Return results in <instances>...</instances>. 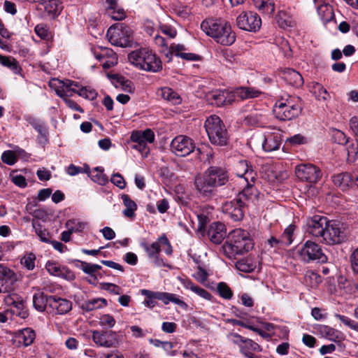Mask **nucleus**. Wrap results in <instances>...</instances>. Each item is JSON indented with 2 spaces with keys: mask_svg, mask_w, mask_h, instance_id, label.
I'll return each mask as SVG.
<instances>
[{
  "mask_svg": "<svg viewBox=\"0 0 358 358\" xmlns=\"http://www.w3.org/2000/svg\"><path fill=\"white\" fill-rule=\"evenodd\" d=\"M152 297L157 298V300L162 301L165 305L170 303L171 293L163 292H155V293H150Z\"/></svg>",
  "mask_w": 358,
  "mask_h": 358,
  "instance_id": "nucleus-58",
  "label": "nucleus"
},
{
  "mask_svg": "<svg viewBox=\"0 0 358 358\" xmlns=\"http://www.w3.org/2000/svg\"><path fill=\"white\" fill-rule=\"evenodd\" d=\"M17 280V277L15 273L0 264V281L1 284L9 293L13 289V286Z\"/></svg>",
  "mask_w": 358,
  "mask_h": 358,
  "instance_id": "nucleus-19",
  "label": "nucleus"
},
{
  "mask_svg": "<svg viewBox=\"0 0 358 358\" xmlns=\"http://www.w3.org/2000/svg\"><path fill=\"white\" fill-rule=\"evenodd\" d=\"M132 35L131 29L127 25L120 24V27H110L107 32V36L112 45L126 47L129 43V38Z\"/></svg>",
  "mask_w": 358,
  "mask_h": 358,
  "instance_id": "nucleus-9",
  "label": "nucleus"
},
{
  "mask_svg": "<svg viewBox=\"0 0 358 358\" xmlns=\"http://www.w3.org/2000/svg\"><path fill=\"white\" fill-rule=\"evenodd\" d=\"M245 205L241 199L235 198L234 200L227 201L222 206V211L234 221H241L244 217Z\"/></svg>",
  "mask_w": 358,
  "mask_h": 358,
  "instance_id": "nucleus-16",
  "label": "nucleus"
},
{
  "mask_svg": "<svg viewBox=\"0 0 358 358\" xmlns=\"http://www.w3.org/2000/svg\"><path fill=\"white\" fill-rule=\"evenodd\" d=\"M217 291L220 296L225 299H230L233 296L231 289L224 282H221L217 284Z\"/></svg>",
  "mask_w": 358,
  "mask_h": 358,
  "instance_id": "nucleus-49",
  "label": "nucleus"
},
{
  "mask_svg": "<svg viewBox=\"0 0 358 358\" xmlns=\"http://www.w3.org/2000/svg\"><path fill=\"white\" fill-rule=\"evenodd\" d=\"M106 12L107 14L115 20H122L126 15L123 8H120L117 0H106Z\"/></svg>",
  "mask_w": 358,
  "mask_h": 358,
  "instance_id": "nucleus-24",
  "label": "nucleus"
},
{
  "mask_svg": "<svg viewBox=\"0 0 358 358\" xmlns=\"http://www.w3.org/2000/svg\"><path fill=\"white\" fill-rule=\"evenodd\" d=\"M305 281L310 287H316L322 282L321 276L312 271H308L305 275Z\"/></svg>",
  "mask_w": 358,
  "mask_h": 358,
  "instance_id": "nucleus-46",
  "label": "nucleus"
},
{
  "mask_svg": "<svg viewBox=\"0 0 358 358\" xmlns=\"http://www.w3.org/2000/svg\"><path fill=\"white\" fill-rule=\"evenodd\" d=\"M350 262L353 271L358 274V248L352 253Z\"/></svg>",
  "mask_w": 358,
  "mask_h": 358,
  "instance_id": "nucleus-63",
  "label": "nucleus"
},
{
  "mask_svg": "<svg viewBox=\"0 0 358 358\" xmlns=\"http://www.w3.org/2000/svg\"><path fill=\"white\" fill-rule=\"evenodd\" d=\"M234 93L235 94V98L238 97L241 99H248L258 97L262 92L250 87H241L237 88Z\"/></svg>",
  "mask_w": 358,
  "mask_h": 358,
  "instance_id": "nucleus-29",
  "label": "nucleus"
},
{
  "mask_svg": "<svg viewBox=\"0 0 358 358\" xmlns=\"http://www.w3.org/2000/svg\"><path fill=\"white\" fill-rule=\"evenodd\" d=\"M336 317H337L341 322H342L346 326L349 327L350 329L358 331V322L350 319L345 315H341L339 314H336Z\"/></svg>",
  "mask_w": 358,
  "mask_h": 358,
  "instance_id": "nucleus-56",
  "label": "nucleus"
},
{
  "mask_svg": "<svg viewBox=\"0 0 358 358\" xmlns=\"http://www.w3.org/2000/svg\"><path fill=\"white\" fill-rule=\"evenodd\" d=\"M282 78L290 85L299 87L303 84V79L301 75L292 69H287L282 71Z\"/></svg>",
  "mask_w": 358,
  "mask_h": 358,
  "instance_id": "nucleus-26",
  "label": "nucleus"
},
{
  "mask_svg": "<svg viewBox=\"0 0 358 358\" xmlns=\"http://www.w3.org/2000/svg\"><path fill=\"white\" fill-rule=\"evenodd\" d=\"M106 305L107 301L105 299L95 298L84 301L81 305V308L83 310L92 311L96 309L103 308Z\"/></svg>",
  "mask_w": 358,
  "mask_h": 358,
  "instance_id": "nucleus-36",
  "label": "nucleus"
},
{
  "mask_svg": "<svg viewBox=\"0 0 358 358\" xmlns=\"http://www.w3.org/2000/svg\"><path fill=\"white\" fill-rule=\"evenodd\" d=\"M349 126L358 141V117L353 116L349 121Z\"/></svg>",
  "mask_w": 358,
  "mask_h": 358,
  "instance_id": "nucleus-64",
  "label": "nucleus"
},
{
  "mask_svg": "<svg viewBox=\"0 0 358 358\" xmlns=\"http://www.w3.org/2000/svg\"><path fill=\"white\" fill-rule=\"evenodd\" d=\"M130 139L136 143L133 145L134 149L138 150L141 153L147 154L149 150L147 144L154 142L155 134L150 129H146L144 131H134L131 133Z\"/></svg>",
  "mask_w": 358,
  "mask_h": 358,
  "instance_id": "nucleus-12",
  "label": "nucleus"
},
{
  "mask_svg": "<svg viewBox=\"0 0 358 358\" xmlns=\"http://www.w3.org/2000/svg\"><path fill=\"white\" fill-rule=\"evenodd\" d=\"M254 144L261 145L265 152H272L279 149L281 144L279 133H267L252 139Z\"/></svg>",
  "mask_w": 358,
  "mask_h": 358,
  "instance_id": "nucleus-14",
  "label": "nucleus"
},
{
  "mask_svg": "<svg viewBox=\"0 0 358 358\" xmlns=\"http://www.w3.org/2000/svg\"><path fill=\"white\" fill-rule=\"evenodd\" d=\"M320 335L331 341L340 342L344 340L343 334L331 327L327 325H320L318 328Z\"/></svg>",
  "mask_w": 358,
  "mask_h": 358,
  "instance_id": "nucleus-25",
  "label": "nucleus"
},
{
  "mask_svg": "<svg viewBox=\"0 0 358 358\" xmlns=\"http://www.w3.org/2000/svg\"><path fill=\"white\" fill-rule=\"evenodd\" d=\"M295 174L301 181L311 184L317 183L322 176L320 169L312 164H301L296 166Z\"/></svg>",
  "mask_w": 358,
  "mask_h": 358,
  "instance_id": "nucleus-11",
  "label": "nucleus"
},
{
  "mask_svg": "<svg viewBox=\"0 0 358 358\" xmlns=\"http://www.w3.org/2000/svg\"><path fill=\"white\" fill-rule=\"evenodd\" d=\"M299 101V97L296 98V101L290 98L278 101L273 110L275 117L282 121L291 120L296 117L301 112V106L298 103Z\"/></svg>",
  "mask_w": 358,
  "mask_h": 358,
  "instance_id": "nucleus-6",
  "label": "nucleus"
},
{
  "mask_svg": "<svg viewBox=\"0 0 358 358\" xmlns=\"http://www.w3.org/2000/svg\"><path fill=\"white\" fill-rule=\"evenodd\" d=\"M110 181L120 189H124L126 186L125 180L120 173L113 174L111 177Z\"/></svg>",
  "mask_w": 358,
  "mask_h": 358,
  "instance_id": "nucleus-59",
  "label": "nucleus"
},
{
  "mask_svg": "<svg viewBox=\"0 0 358 358\" xmlns=\"http://www.w3.org/2000/svg\"><path fill=\"white\" fill-rule=\"evenodd\" d=\"M141 293L143 295L146 296V299L143 301V304L147 307L153 308L157 303L155 301V299H157V298L152 297L150 293H155V292H152L148 289H142Z\"/></svg>",
  "mask_w": 358,
  "mask_h": 358,
  "instance_id": "nucleus-55",
  "label": "nucleus"
},
{
  "mask_svg": "<svg viewBox=\"0 0 358 358\" xmlns=\"http://www.w3.org/2000/svg\"><path fill=\"white\" fill-rule=\"evenodd\" d=\"M252 351L255 352H261L262 348L261 346L253 341L251 339L247 338L245 341V343L243 346H241V353H243L246 357L252 358Z\"/></svg>",
  "mask_w": 358,
  "mask_h": 358,
  "instance_id": "nucleus-39",
  "label": "nucleus"
},
{
  "mask_svg": "<svg viewBox=\"0 0 358 358\" xmlns=\"http://www.w3.org/2000/svg\"><path fill=\"white\" fill-rule=\"evenodd\" d=\"M334 184L341 189H345L352 185V176L348 173H341L332 177Z\"/></svg>",
  "mask_w": 358,
  "mask_h": 358,
  "instance_id": "nucleus-32",
  "label": "nucleus"
},
{
  "mask_svg": "<svg viewBox=\"0 0 358 358\" xmlns=\"http://www.w3.org/2000/svg\"><path fill=\"white\" fill-rule=\"evenodd\" d=\"M180 283L187 289L192 290L193 292L200 296L204 299L211 300L212 295L205 289L195 285L189 279H183L179 278Z\"/></svg>",
  "mask_w": 358,
  "mask_h": 358,
  "instance_id": "nucleus-28",
  "label": "nucleus"
},
{
  "mask_svg": "<svg viewBox=\"0 0 358 358\" xmlns=\"http://www.w3.org/2000/svg\"><path fill=\"white\" fill-rule=\"evenodd\" d=\"M228 180L227 172L224 169L210 166L203 175L195 177L194 187L201 196L208 199L214 194V187L224 185Z\"/></svg>",
  "mask_w": 358,
  "mask_h": 358,
  "instance_id": "nucleus-1",
  "label": "nucleus"
},
{
  "mask_svg": "<svg viewBox=\"0 0 358 358\" xmlns=\"http://www.w3.org/2000/svg\"><path fill=\"white\" fill-rule=\"evenodd\" d=\"M141 245L146 252L148 257L152 259L155 264L159 266L161 264L160 259H159V255L161 252V242H159V239L152 244L144 242L142 243Z\"/></svg>",
  "mask_w": 358,
  "mask_h": 358,
  "instance_id": "nucleus-23",
  "label": "nucleus"
},
{
  "mask_svg": "<svg viewBox=\"0 0 358 358\" xmlns=\"http://www.w3.org/2000/svg\"><path fill=\"white\" fill-rule=\"evenodd\" d=\"M122 199L126 208L123 210V215L128 218H133L137 209L136 203L128 194H122Z\"/></svg>",
  "mask_w": 358,
  "mask_h": 358,
  "instance_id": "nucleus-37",
  "label": "nucleus"
},
{
  "mask_svg": "<svg viewBox=\"0 0 358 358\" xmlns=\"http://www.w3.org/2000/svg\"><path fill=\"white\" fill-rule=\"evenodd\" d=\"M346 235L340 222L330 220L325 228L321 241L327 245H336L343 243Z\"/></svg>",
  "mask_w": 358,
  "mask_h": 358,
  "instance_id": "nucleus-8",
  "label": "nucleus"
},
{
  "mask_svg": "<svg viewBox=\"0 0 358 358\" xmlns=\"http://www.w3.org/2000/svg\"><path fill=\"white\" fill-rule=\"evenodd\" d=\"M17 339L20 343H22L24 346H29L33 343L36 334L35 331L30 329L26 328L20 330L17 334Z\"/></svg>",
  "mask_w": 358,
  "mask_h": 358,
  "instance_id": "nucleus-34",
  "label": "nucleus"
},
{
  "mask_svg": "<svg viewBox=\"0 0 358 358\" xmlns=\"http://www.w3.org/2000/svg\"><path fill=\"white\" fill-rule=\"evenodd\" d=\"M0 64L6 67L9 68L15 74H20L22 68L19 65L18 62L10 56H4L0 55Z\"/></svg>",
  "mask_w": 358,
  "mask_h": 358,
  "instance_id": "nucleus-38",
  "label": "nucleus"
},
{
  "mask_svg": "<svg viewBox=\"0 0 358 358\" xmlns=\"http://www.w3.org/2000/svg\"><path fill=\"white\" fill-rule=\"evenodd\" d=\"M50 308L55 309L57 314L64 315L71 310L72 303L67 299L53 296L50 299Z\"/></svg>",
  "mask_w": 358,
  "mask_h": 358,
  "instance_id": "nucleus-21",
  "label": "nucleus"
},
{
  "mask_svg": "<svg viewBox=\"0 0 358 358\" xmlns=\"http://www.w3.org/2000/svg\"><path fill=\"white\" fill-rule=\"evenodd\" d=\"M87 225V222L76 219L69 220L66 222V228L71 230L72 233L82 232Z\"/></svg>",
  "mask_w": 358,
  "mask_h": 358,
  "instance_id": "nucleus-44",
  "label": "nucleus"
},
{
  "mask_svg": "<svg viewBox=\"0 0 358 358\" xmlns=\"http://www.w3.org/2000/svg\"><path fill=\"white\" fill-rule=\"evenodd\" d=\"M59 86L55 89L56 94L62 97L66 98L72 96L73 93H77L78 89L73 88V86H77V83L70 80H65L59 81Z\"/></svg>",
  "mask_w": 358,
  "mask_h": 358,
  "instance_id": "nucleus-22",
  "label": "nucleus"
},
{
  "mask_svg": "<svg viewBox=\"0 0 358 358\" xmlns=\"http://www.w3.org/2000/svg\"><path fill=\"white\" fill-rule=\"evenodd\" d=\"M204 127L211 143L220 146L227 145L229 138L228 133L218 116H210L206 120Z\"/></svg>",
  "mask_w": 358,
  "mask_h": 358,
  "instance_id": "nucleus-5",
  "label": "nucleus"
},
{
  "mask_svg": "<svg viewBox=\"0 0 358 358\" xmlns=\"http://www.w3.org/2000/svg\"><path fill=\"white\" fill-rule=\"evenodd\" d=\"M91 179L100 185H105L108 179L106 175L103 173V169L101 167H96L90 174Z\"/></svg>",
  "mask_w": 358,
  "mask_h": 358,
  "instance_id": "nucleus-42",
  "label": "nucleus"
},
{
  "mask_svg": "<svg viewBox=\"0 0 358 358\" xmlns=\"http://www.w3.org/2000/svg\"><path fill=\"white\" fill-rule=\"evenodd\" d=\"M93 341L98 345L105 348H115L119 344L118 336L113 331H93Z\"/></svg>",
  "mask_w": 358,
  "mask_h": 358,
  "instance_id": "nucleus-15",
  "label": "nucleus"
},
{
  "mask_svg": "<svg viewBox=\"0 0 358 358\" xmlns=\"http://www.w3.org/2000/svg\"><path fill=\"white\" fill-rule=\"evenodd\" d=\"M236 266L239 271L245 273L250 272L254 269V266L252 264H248L243 259L238 261Z\"/></svg>",
  "mask_w": 358,
  "mask_h": 358,
  "instance_id": "nucleus-62",
  "label": "nucleus"
},
{
  "mask_svg": "<svg viewBox=\"0 0 358 358\" xmlns=\"http://www.w3.org/2000/svg\"><path fill=\"white\" fill-rule=\"evenodd\" d=\"M208 236L211 242L220 244L226 236L224 225L221 222L213 223L208 231Z\"/></svg>",
  "mask_w": 358,
  "mask_h": 358,
  "instance_id": "nucleus-20",
  "label": "nucleus"
},
{
  "mask_svg": "<svg viewBox=\"0 0 358 358\" xmlns=\"http://www.w3.org/2000/svg\"><path fill=\"white\" fill-rule=\"evenodd\" d=\"M99 323L103 327H113L115 324V320L110 315H103L100 317Z\"/></svg>",
  "mask_w": 358,
  "mask_h": 358,
  "instance_id": "nucleus-61",
  "label": "nucleus"
},
{
  "mask_svg": "<svg viewBox=\"0 0 358 358\" xmlns=\"http://www.w3.org/2000/svg\"><path fill=\"white\" fill-rule=\"evenodd\" d=\"M297 253L300 259L306 263L310 262L325 263L327 262V257L323 252L321 246L311 241H307L298 249Z\"/></svg>",
  "mask_w": 358,
  "mask_h": 358,
  "instance_id": "nucleus-7",
  "label": "nucleus"
},
{
  "mask_svg": "<svg viewBox=\"0 0 358 358\" xmlns=\"http://www.w3.org/2000/svg\"><path fill=\"white\" fill-rule=\"evenodd\" d=\"M255 6L262 13L271 15L274 13L275 3L273 0H252Z\"/></svg>",
  "mask_w": 358,
  "mask_h": 358,
  "instance_id": "nucleus-35",
  "label": "nucleus"
},
{
  "mask_svg": "<svg viewBox=\"0 0 358 358\" xmlns=\"http://www.w3.org/2000/svg\"><path fill=\"white\" fill-rule=\"evenodd\" d=\"M206 96L210 104L217 106L231 104L235 101V94L228 90H216L208 93Z\"/></svg>",
  "mask_w": 358,
  "mask_h": 358,
  "instance_id": "nucleus-17",
  "label": "nucleus"
},
{
  "mask_svg": "<svg viewBox=\"0 0 358 358\" xmlns=\"http://www.w3.org/2000/svg\"><path fill=\"white\" fill-rule=\"evenodd\" d=\"M36 255L32 253L24 255L21 260V264L27 270L31 271L35 268Z\"/></svg>",
  "mask_w": 358,
  "mask_h": 358,
  "instance_id": "nucleus-48",
  "label": "nucleus"
},
{
  "mask_svg": "<svg viewBox=\"0 0 358 358\" xmlns=\"http://www.w3.org/2000/svg\"><path fill=\"white\" fill-rule=\"evenodd\" d=\"M201 29L215 41L223 45H231L236 40V34L231 24L220 20L208 19L201 24Z\"/></svg>",
  "mask_w": 358,
  "mask_h": 358,
  "instance_id": "nucleus-2",
  "label": "nucleus"
},
{
  "mask_svg": "<svg viewBox=\"0 0 358 358\" xmlns=\"http://www.w3.org/2000/svg\"><path fill=\"white\" fill-rule=\"evenodd\" d=\"M247 183V187L236 197V199H241L243 203L245 206L250 201L253 202L256 201L258 196V190L253 187L252 184L250 182L249 180Z\"/></svg>",
  "mask_w": 358,
  "mask_h": 358,
  "instance_id": "nucleus-27",
  "label": "nucleus"
},
{
  "mask_svg": "<svg viewBox=\"0 0 358 358\" xmlns=\"http://www.w3.org/2000/svg\"><path fill=\"white\" fill-rule=\"evenodd\" d=\"M32 224L41 241L44 243H50V233L48 231L39 223H33Z\"/></svg>",
  "mask_w": 358,
  "mask_h": 358,
  "instance_id": "nucleus-47",
  "label": "nucleus"
},
{
  "mask_svg": "<svg viewBox=\"0 0 358 358\" xmlns=\"http://www.w3.org/2000/svg\"><path fill=\"white\" fill-rule=\"evenodd\" d=\"M253 248V243L248 231L236 229L231 231L229 240L222 245V251L227 257L234 259L238 255H243Z\"/></svg>",
  "mask_w": 358,
  "mask_h": 358,
  "instance_id": "nucleus-3",
  "label": "nucleus"
},
{
  "mask_svg": "<svg viewBox=\"0 0 358 358\" xmlns=\"http://www.w3.org/2000/svg\"><path fill=\"white\" fill-rule=\"evenodd\" d=\"M312 92L318 100L326 101L329 98L327 90L319 83H313Z\"/></svg>",
  "mask_w": 358,
  "mask_h": 358,
  "instance_id": "nucleus-43",
  "label": "nucleus"
},
{
  "mask_svg": "<svg viewBox=\"0 0 358 358\" xmlns=\"http://www.w3.org/2000/svg\"><path fill=\"white\" fill-rule=\"evenodd\" d=\"M172 152L179 157H185L192 152L195 145L192 139L185 136H178L171 143Z\"/></svg>",
  "mask_w": 358,
  "mask_h": 358,
  "instance_id": "nucleus-13",
  "label": "nucleus"
},
{
  "mask_svg": "<svg viewBox=\"0 0 358 358\" xmlns=\"http://www.w3.org/2000/svg\"><path fill=\"white\" fill-rule=\"evenodd\" d=\"M330 220L326 217L315 215L307 220L308 231L316 238H322Z\"/></svg>",
  "mask_w": 358,
  "mask_h": 358,
  "instance_id": "nucleus-18",
  "label": "nucleus"
},
{
  "mask_svg": "<svg viewBox=\"0 0 358 358\" xmlns=\"http://www.w3.org/2000/svg\"><path fill=\"white\" fill-rule=\"evenodd\" d=\"M2 161L8 164L13 165L17 162L15 153L11 150L5 151L1 156Z\"/></svg>",
  "mask_w": 358,
  "mask_h": 358,
  "instance_id": "nucleus-57",
  "label": "nucleus"
},
{
  "mask_svg": "<svg viewBox=\"0 0 358 358\" xmlns=\"http://www.w3.org/2000/svg\"><path fill=\"white\" fill-rule=\"evenodd\" d=\"M4 302L7 306H13L18 309L22 308L23 306L22 301H20L16 294H8L4 298Z\"/></svg>",
  "mask_w": 358,
  "mask_h": 358,
  "instance_id": "nucleus-51",
  "label": "nucleus"
},
{
  "mask_svg": "<svg viewBox=\"0 0 358 358\" xmlns=\"http://www.w3.org/2000/svg\"><path fill=\"white\" fill-rule=\"evenodd\" d=\"M45 12L49 15L55 16L59 15L63 9V6L59 0L44 1L43 4Z\"/></svg>",
  "mask_w": 358,
  "mask_h": 358,
  "instance_id": "nucleus-33",
  "label": "nucleus"
},
{
  "mask_svg": "<svg viewBox=\"0 0 358 358\" xmlns=\"http://www.w3.org/2000/svg\"><path fill=\"white\" fill-rule=\"evenodd\" d=\"M236 169L238 177L244 178L247 182L249 180L251 182H254L255 173L252 169L249 168L247 161H240L236 165Z\"/></svg>",
  "mask_w": 358,
  "mask_h": 358,
  "instance_id": "nucleus-30",
  "label": "nucleus"
},
{
  "mask_svg": "<svg viewBox=\"0 0 358 358\" xmlns=\"http://www.w3.org/2000/svg\"><path fill=\"white\" fill-rule=\"evenodd\" d=\"M333 138L334 141L338 144H345L348 142V139L345 134L340 130L334 131Z\"/></svg>",
  "mask_w": 358,
  "mask_h": 358,
  "instance_id": "nucleus-60",
  "label": "nucleus"
},
{
  "mask_svg": "<svg viewBox=\"0 0 358 358\" xmlns=\"http://www.w3.org/2000/svg\"><path fill=\"white\" fill-rule=\"evenodd\" d=\"M275 19L278 25L282 28L290 26L291 18L288 13L284 10L279 11Z\"/></svg>",
  "mask_w": 358,
  "mask_h": 358,
  "instance_id": "nucleus-50",
  "label": "nucleus"
},
{
  "mask_svg": "<svg viewBox=\"0 0 358 358\" xmlns=\"http://www.w3.org/2000/svg\"><path fill=\"white\" fill-rule=\"evenodd\" d=\"M129 62L139 68L150 72H159L162 69V63L151 50L141 48L128 55Z\"/></svg>",
  "mask_w": 358,
  "mask_h": 358,
  "instance_id": "nucleus-4",
  "label": "nucleus"
},
{
  "mask_svg": "<svg viewBox=\"0 0 358 358\" xmlns=\"http://www.w3.org/2000/svg\"><path fill=\"white\" fill-rule=\"evenodd\" d=\"M348 160L355 161L358 155V141L347 146Z\"/></svg>",
  "mask_w": 358,
  "mask_h": 358,
  "instance_id": "nucleus-54",
  "label": "nucleus"
},
{
  "mask_svg": "<svg viewBox=\"0 0 358 358\" xmlns=\"http://www.w3.org/2000/svg\"><path fill=\"white\" fill-rule=\"evenodd\" d=\"M237 27L244 31H257L262 25L259 15L253 11H242L236 17Z\"/></svg>",
  "mask_w": 358,
  "mask_h": 358,
  "instance_id": "nucleus-10",
  "label": "nucleus"
},
{
  "mask_svg": "<svg viewBox=\"0 0 358 358\" xmlns=\"http://www.w3.org/2000/svg\"><path fill=\"white\" fill-rule=\"evenodd\" d=\"M45 268L48 272L52 275L62 276L64 274L60 267L53 262H48L45 264Z\"/></svg>",
  "mask_w": 358,
  "mask_h": 358,
  "instance_id": "nucleus-53",
  "label": "nucleus"
},
{
  "mask_svg": "<svg viewBox=\"0 0 358 358\" xmlns=\"http://www.w3.org/2000/svg\"><path fill=\"white\" fill-rule=\"evenodd\" d=\"M81 264V269L84 273L89 274L90 278H92L94 281L93 284L95 285L97 282V277L96 275V272L101 268V266L98 264H92L90 263H87L85 262L78 261Z\"/></svg>",
  "mask_w": 358,
  "mask_h": 358,
  "instance_id": "nucleus-40",
  "label": "nucleus"
},
{
  "mask_svg": "<svg viewBox=\"0 0 358 358\" xmlns=\"http://www.w3.org/2000/svg\"><path fill=\"white\" fill-rule=\"evenodd\" d=\"M94 57L99 61H103L106 59L116 57V53L110 48L99 47L92 49Z\"/></svg>",
  "mask_w": 358,
  "mask_h": 358,
  "instance_id": "nucleus-41",
  "label": "nucleus"
},
{
  "mask_svg": "<svg viewBox=\"0 0 358 358\" xmlns=\"http://www.w3.org/2000/svg\"><path fill=\"white\" fill-rule=\"evenodd\" d=\"M295 230V226L293 224L289 225L284 231L280 237L281 245L283 246L289 245L293 241V235Z\"/></svg>",
  "mask_w": 358,
  "mask_h": 358,
  "instance_id": "nucleus-45",
  "label": "nucleus"
},
{
  "mask_svg": "<svg viewBox=\"0 0 358 358\" xmlns=\"http://www.w3.org/2000/svg\"><path fill=\"white\" fill-rule=\"evenodd\" d=\"M53 296H48L43 292L36 293L33 296V304L34 308L40 311L43 312L45 310L47 306L50 307V299Z\"/></svg>",
  "mask_w": 358,
  "mask_h": 358,
  "instance_id": "nucleus-31",
  "label": "nucleus"
},
{
  "mask_svg": "<svg viewBox=\"0 0 358 358\" xmlns=\"http://www.w3.org/2000/svg\"><path fill=\"white\" fill-rule=\"evenodd\" d=\"M78 94L90 100L95 99L97 96V93L94 90L86 87H81L80 89H78Z\"/></svg>",
  "mask_w": 358,
  "mask_h": 358,
  "instance_id": "nucleus-52",
  "label": "nucleus"
}]
</instances>
